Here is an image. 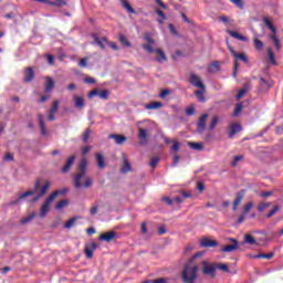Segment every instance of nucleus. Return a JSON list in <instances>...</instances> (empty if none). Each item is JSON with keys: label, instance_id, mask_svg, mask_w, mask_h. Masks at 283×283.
<instances>
[{"label": "nucleus", "instance_id": "45", "mask_svg": "<svg viewBox=\"0 0 283 283\" xmlns=\"http://www.w3.org/2000/svg\"><path fill=\"white\" fill-rule=\"evenodd\" d=\"M244 242L245 244H255V239L251 234H245Z\"/></svg>", "mask_w": 283, "mask_h": 283}, {"label": "nucleus", "instance_id": "27", "mask_svg": "<svg viewBox=\"0 0 283 283\" xmlns=\"http://www.w3.org/2000/svg\"><path fill=\"white\" fill-rule=\"evenodd\" d=\"M209 74H216V72H220V63L213 62L208 66Z\"/></svg>", "mask_w": 283, "mask_h": 283}, {"label": "nucleus", "instance_id": "26", "mask_svg": "<svg viewBox=\"0 0 283 283\" xmlns=\"http://www.w3.org/2000/svg\"><path fill=\"white\" fill-rule=\"evenodd\" d=\"M188 147H190V149H193L195 151H202L205 149V145L202 143L189 142Z\"/></svg>", "mask_w": 283, "mask_h": 283}, {"label": "nucleus", "instance_id": "23", "mask_svg": "<svg viewBox=\"0 0 283 283\" xmlns=\"http://www.w3.org/2000/svg\"><path fill=\"white\" fill-rule=\"evenodd\" d=\"M201 247H205V248H210V247H218V242L216 240H211V239H202L201 240Z\"/></svg>", "mask_w": 283, "mask_h": 283}, {"label": "nucleus", "instance_id": "38", "mask_svg": "<svg viewBox=\"0 0 283 283\" xmlns=\"http://www.w3.org/2000/svg\"><path fill=\"white\" fill-rule=\"evenodd\" d=\"M156 14H158V17L160 18L158 20V23L160 24L165 23V20L167 19V15H165V12H163V10L160 9H156Z\"/></svg>", "mask_w": 283, "mask_h": 283}, {"label": "nucleus", "instance_id": "62", "mask_svg": "<svg viewBox=\"0 0 283 283\" xmlns=\"http://www.w3.org/2000/svg\"><path fill=\"white\" fill-rule=\"evenodd\" d=\"M216 268L220 269L221 271L229 272V265L227 264H218Z\"/></svg>", "mask_w": 283, "mask_h": 283}, {"label": "nucleus", "instance_id": "11", "mask_svg": "<svg viewBox=\"0 0 283 283\" xmlns=\"http://www.w3.org/2000/svg\"><path fill=\"white\" fill-rule=\"evenodd\" d=\"M137 125H138L139 138L142 140H147V133L149 132V129L142 128L140 125H151V122H149V120L138 122Z\"/></svg>", "mask_w": 283, "mask_h": 283}, {"label": "nucleus", "instance_id": "48", "mask_svg": "<svg viewBox=\"0 0 283 283\" xmlns=\"http://www.w3.org/2000/svg\"><path fill=\"white\" fill-rule=\"evenodd\" d=\"M171 93H172V91L169 90V88L163 90V91L160 92V94H159V97H160V98H167V96H169V94H171Z\"/></svg>", "mask_w": 283, "mask_h": 283}, {"label": "nucleus", "instance_id": "52", "mask_svg": "<svg viewBox=\"0 0 283 283\" xmlns=\"http://www.w3.org/2000/svg\"><path fill=\"white\" fill-rule=\"evenodd\" d=\"M52 114H56V112H59V101H55L51 107V109L49 111Z\"/></svg>", "mask_w": 283, "mask_h": 283}, {"label": "nucleus", "instance_id": "49", "mask_svg": "<svg viewBox=\"0 0 283 283\" xmlns=\"http://www.w3.org/2000/svg\"><path fill=\"white\" fill-rule=\"evenodd\" d=\"M158 163H160V158L154 157V158L150 160V167H151L153 169H156V167H158Z\"/></svg>", "mask_w": 283, "mask_h": 283}, {"label": "nucleus", "instance_id": "58", "mask_svg": "<svg viewBox=\"0 0 283 283\" xmlns=\"http://www.w3.org/2000/svg\"><path fill=\"white\" fill-rule=\"evenodd\" d=\"M247 95V88H242L241 91H239V93L237 94V101H240V98H242L243 96Z\"/></svg>", "mask_w": 283, "mask_h": 283}, {"label": "nucleus", "instance_id": "51", "mask_svg": "<svg viewBox=\"0 0 283 283\" xmlns=\"http://www.w3.org/2000/svg\"><path fill=\"white\" fill-rule=\"evenodd\" d=\"M254 207V203L252 201L248 202L245 206H244V214L249 213V211H251V209H253Z\"/></svg>", "mask_w": 283, "mask_h": 283}, {"label": "nucleus", "instance_id": "12", "mask_svg": "<svg viewBox=\"0 0 283 283\" xmlns=\"http://www.w3.org/2000/svg\"><path fill=\"white\" fill-rule=\"evenodd\" d=\"M51 185L52 184L50 181H46V184L41 188V191L38 193L36 197L32 199L31 202H38L41 198H43V196L48 193V189H50Z\"/></svg>", "mask_w": 283, "mask_h": 283}, {"label": "nucleus", "instance_id": "7", "mask_svg": "<svg viewBox=\"0 0 283 283\" xmlns=\"http://www.w3.org/2000/svg\"><path fill=\"white\" fill-rule=\"evenodd\" d=\"M189 83L192 85V87L205 90V82H202V77H200L198 74L191 73L189 76Z\"/></svg>", "mask_w": 283, "mask_h": 283}, {"label": "nucleus", "instance_id": "40", "mask_svg": "<svg viewBox=\"0 0 283 283\" xmlns=\"http://www.w3.org/2000/svg\"><path fill=\"white\" fill-rule=\"evenodd\" d=\"M143 48L149 54H154V52H156V50L154 49V43H145V44H143Z\"/></svg>", "mask_w": 283, "mask_h": 283}, {"label": "nucleus", "instance_id": "29", "mask_svg": "<svg viewBox=\"0 0 283 283\" xmlns=\"http://www.w3.org/2000/svg\"><path fill=\"white\" fill-rule=\"evenodd\" d=\"M163 107V102H151L150 104H146V109H160Z\"/></svg>", "mask_w": 283, "mask_h": 283}, {"label": "nucleus", "instance_id": "1", "mask_svg": "<svg viewBox=\"0 0 283 283\" xmlns=\"http://www.w3.org/2000/svg\"><path fill=\"white\" fill-rule=\"evenodd\" d=\"M64 193H67V188H64L62 190H55L53 193H51L40 208L39 218H45V216H48V213L50 212V207H52V202H54V200H56L59 196H64Z\"/></svg>", "mask_w": 283, "mask_h": 283}, {"label": "nucleus", "instance_id": "5", "mask_svg": "<svg viewBox=\"0 0 283 283\" xmlns=\"http://www.w3.org/2000/svg\"><path fill=\"white\" fill-rule=\"evenodd\" d=\"M229 50L232 54V56H234V71L232 73V75L234 77L238 76V69L240 67V63L238 61H243V63H249V59L247 57V55L244 53H235V50H233V48L229 46Z\"/></svg>", "mask_w": 283, "mask_h": 283}, {"label": "nucleus", "instance_id": "22", "mask_svg": "<svg viewBox=\"0 0 283 283\" xmlns=\"http://www.w3.org/2000/svg\"><path fill=\"white\" fill-rule=\"evenodd\" d=\"M205 92H207L206 87H203V90L199 88L198 91H195V95L197 96L199 103H205V101H207L205 97Z\"/></svg>", "mask_w": 283, "mask_h": 283}, {"label": "nucleus", "instance_id": "9", "mask_svg": "<svg viewBox=\"0 0 283 283\" xmlns=\"http://www.w3.org/2000/svg\"><path fill=\"white\" fill-rule=\"evenodd\" d=\"M203 264V275H210L211 277H216V266L213 264H209L207 261L202 262Z\"/></svg>", "mask_w": 283, "mask_h": 283}, {"label": "nucleus", "instance_id": "42", "mask_svg": "<svg viewBox=\"0 0 283 283\" xmlns=\"http://www.w3.org/2000/svg\"><path fill=\"white\" fill-rule=\"evenodd\" d=\"M119 42L124 48H132V43L127 41V38L123 34L119 35Z\"/></svg>", "mask_w": 283, "mask_h": 283}, {"label": "nucleus", "instance_id": "33", "mask_svg": "<svg viewBox=\"0 0 283 283\" xmlns=\"http://www.w3.org/2000/svg\"><path fill=\"white\" fill-rule=\"evenodd\" d=\"M122 1V6L123 8H125V10H127L130 14H136V10H134V8H132V4H129V2L127 0H120Z\"/></svg>", "mask_w": 283, "mask_h": 283}, {"label": "nucleus", "instance_id": "25", "mask_svg": "<svg viewBox=\"0 0 283 283\" xmlns=\"http://www.w3.org/2000/svg\"><path fill=\"white\" fill-rule=\"evenodd\" d=\"M227 33L232 36L233 39H237L238 41H249L247 36L241 35L240 33L231 30H227Z\"/></svg>", "mask_w": 283, "mask_h": 283}, {"label": "nucleus", "instance_id": "55", "mask_svg": "<svg viewBox=\"0 0 283 283\" xmlns=\"http://www.w3.org/2000/svg\"><path fill=\"white\" fill-rule=\"evenodd\" d=\"M216 125H218V116H214L212 122L210 123V130L213 132V129H216Z\"/></svg>", "mask_w": 283, "mask_h": 283}, {"label": "nucleus", "instance_id": "35", "mask_svg": "<svg viewBox=\"0 0 283 283\" xmlns=\"http://www.w3.org/2000/svg\"><path fill=\"white\" fill-rule=\"evenodd\" d=\"M273 252H270V253H268V254H264V253H260V254H254V255H252V258L254 259V260H258V259H265V260H271V258H273Z\"/></svg>", "mask_w": 283, "mask_h": 283}, {"label": "nucleus", "instance_id": "46", "mask_svg": "<svg viewBox=\"0 0 283 283\" xmlns=\"http://www.w3.org/2000/svg\"><path fill=\"white\" fill-rule=\"evenodd\" d=\"M66 1L65 0H56V1H50L49 0V6H56V7H61V6H65Z\"/></svg>", "mask_w": 283, "mask_h": 283}, {"label": "nucleus", "instance_id": "17", "mask_svg": "<svg viewBox=\"0 0 283 283\" xmlns=\"http://www.w3.org/2000/svg\"><path fill=\"white\" fill-rule=\"evenodd\" d=\"M95 158H96V164L98 169H105V167H107V164L105 163V157L103 156V154L101 153L95 154Z\"/></svg>", "mask_w": 283, "mask_h": 283}, {"label": "nucleus", "instance_id": "28", "mask_svg": "<svg viewBox=\"0 0 283 283\" xmlns=\"http://www.w3.org/2000/svg\"><path fill=\"white\" fill-rule=\"evenodd\" d=\"M109 138H113L116 145H123L127 140V137L123 135H111Z\"/></svg>", "mask_w": 283, "mask_h": 283}, {"label": "nucleus", "instance_id": "44", "mask_svg": "<svg viewBox=\"0 0 283 283\" xmlns=\"http://www.w3.org/2000/svg\"><path fill=\"white\" fill-rule=\"evenodd\" d=\"M254 48L255 50H264V43L260 39H254Z\"/></svg>", "mask_w": 283, "mask_h": 283}, {"label": "nucleus", "instance_id": "43", "mask_svg": "<svg viewBox=\"0 0 283 283\" xmlns=\"http://www.w3.org/2000/svg\"><path fill=\"white\" fill-rule=\"evenodd\" d=\"M244 160V156L242 155H238L233 158L232 163H231V166L232 167H238V163Z\"/></svg>", "mask_w": 283, "mask_h": 283}, {"label": "nucleus", "instance_id": "39", "mask_svg": "<svg viewBox=\"0 0 283 283\" xmlns=\"http://www.w3.org/2000/svg\"><path fill=\"white\" fill-rule=\"evenodd\" d=\"M269 207H271V202H261L258 206V211H260V213H263V211H266V209H269Z\"/></svg>", "mask_w": 283, "mask_h": 283}, {"label": "nucleus", "instance_id": "47", "mask_svg": "<svg viewBox=\"0 0 283 283\" xmlns=\"http://www.w3.org/2000/svg\"><path fill=\"white\" fill-rule=\"evenodd\" d=\"M277 211H280V207L277 206L273 207V209L266 214L268 220L273 218V216L276 214Z\"/></svg>", "mask_w": 283, "mask_h": 283}, {"label": "nucleus", "instance_id": "16", "mask_svg": "<svg viewBox=\"0 0 283 283\" xmlns=\"http://www.w3.org/2000/svg\"><path fill=\"white\" fill-rule=\"evenodd\" d=\"M114 238H116V232H114V231H108V232H105L102 235H99V240L102 242H112V240H114Z\"/></svg>", "mask_w": 283, "mask_h": 283}, {"label": "nucleus", "instance_id": "50", "mask_svg": "<svg viewBox=\"0 0 283 283\" xmlns=\"http://www.w3.org/2000/svg\"><path fill=\"white\" fill-rule=\"evenodd\" d=\"M92 134V129L87 128L83 135V142L87 143L90 140V136Z\"/></svg>", "mask_w": 283, "mask_h": 283}, {"label": "nucleus", "instance_id": "24", "mask_svg": "<svg viewBox=\"0 0 283 283\" xmlns=\"http://www.w3.org/2000/svg\"><path fill=\"white\" fill-rule=\"evenodd\" d=\"M239 132H242V126H240V124H232L230 126V138H233V136H235V134H239Z\"/></svg>", "mask_w": 283, "mask_h": 283}, {"label": "nucleus", "instance_id": "19", "mask_svg": "<svg viewBox=\"0 0 283 283\" xmlns=\"http://www.w3.org/2000/svg\"><path fill=\"white\" fill-rule=\"evenodd\" d=\"M231 242H233V244H229V245H226L224 248H222V252L223 253H231L233 251H235V249H238V240L235 239H230Z\"/></svg>", "mask_w": 283, "mask_h": 283}, {"label": "nucleus", "instance_id": "3", "mask_svg": "<svg viewBox=\"0 0 283 283\" xmlns=\"http://www.w3.org/2000/svg\"><path fill=\"white\" fill-rule=\"evenodd\" d=\"M40 187L41 181H36L34 189L20 193L19 196L15 197L13 201H11V205H22L23 200L30 198V196H34L39 191Z\"/></svg>", "mask_w": 283, "mask_h": 283}, {"label": "nucleus", "instance_id": "37", "mask_svg": "<svg viewBox=\"0 0 283 283\" xmlns=\"http://www.w3.org/2000/svg\"><path fill=\"white\" fill-rule=\"evenodd\" d=\"M39 123H40V129L41 133L46 136L48 135V130H45V124L43 123V115H39Z\"/></svg>", "mask_w": 283, "mask_h": 283}, {"label": "nucleus", "instance_id": "21", "mask_svg": "<svg viewBox=\"0 0 283 283\" xmlns=\"http://www.w3.org/2000/svg\"><path fill=\"white\" fill-rule=\"evenodd\" d=\"M34 78V70L32 67H28L24 72V81L25 83H30Z\"/></svg>", "mask_w": 283, "mask_h": 283}, {"label": "nucleus", "instance_id": "54", "mask_svg": "<svg viewBox=\"0 0 283 283\" xmlns=\"http://www.w3.org/2000/svg\"><path fill=\"white\" fill-rule=\"evenodd\" d=\"M169 279L167 277H159L157 280H150V283H168Z\"/></svg>", "mask_w": 283, "mask_h": 283}, {"label": "nucleus", "instance_id": "60", "mask_svg": "<svg viewBox=\"0 0 283 283\" xmlns=\"http://www.w3.org/2000/svg\"><path fill=\"white\" fill-rule=\"evenodd\" d=\"M99 98H103V99H107L108 96H109V92L107 91H102L99 94H98Z\"/></svg>", "mask_w": 283, "mask_h": 283}, {"label": "nucleus", "instance_id": "31", "mask_svg": "<svg viewBox=\"0 0 283 283\" xmlns=\"http://www.w3.org/2000/svg\"><path fill=\"white\" fill-rule=\"evenodd\" d=\"M36 218V212H32L29 216L24 217L23 219L20 220L21 224H28L29 222H32Z\"/></svg>", "mask_w": 283, "mask_h": 283}, {"label": "nucleus", "instance_id": "20", "mask_svg": "<svg viewBox=\"0 0 283 283\" xmlns=\"http://www.w3.org/2000/svg\"><path fill=\"white\" fill-rule=\"evenodd\" d=\"M74 105L77 109H83L85 107V99L78 95L73 96Z\"/></svg>", "mask_w": 283, "mask_h": 283}, {"label": "nucleus", "instance_id": "59", "mask_svg": "<svg viewBox=\"0 0 283 283\" xmlns=\"http://www.w3.org/2000/svg\"><path fill=\"white\" fill-rule=\"evenodd\" d=\"M261 198H271L273 196V191H263L260 193Z\"/></svg>", "mask_w": 283, "mask_h": 283}, {"label": "nucleus", "instance_id": "32", "mask_svg": "<svg viewBox=\"0 0 283 283\" xmlns=\"http://www.w3.org/2000/svg\"><path fill=\"white\" fill-rule=\"evenodd\" d=\"M218 20L224 23L226 28H231V23H233V20L227 15H221Z\"/></svg>", "mask_w": 283, "mask_h": 283}, {"label": "nucleus", "instance_id": "6", "mask_svg": "<svg viewBox=\"0 0 283 283\" xmlns=\"http://www.w3.org/2000/svg\"><path fill=\"white\" fill-rule=\"evenodd\" d=\"M263 21H264L266 28H269V30H271L273 32V34L270 35V39L273 41L276 50H281L280 39H277V35H275V33L277 32V29H275V27H273V23L271 22V20L269 18H264Z\"/></svg>", "mask_w": 283, "mask_h": 283}, {"label": "nucleus", "instance_id": "13", "mask_svg": "<svg viewBox=\"0 0 283 283\" xmlns=\"http://www.w3.org/2000/svg\"><path fill=\"white\" fill-rule=\"evenodd\" d=\"M245 193L247 192L244 190H241L237 193V197L233 202V211H237L238 207H240V203L242 202V200H244Z\"/></svg>", "mask_w": 283, "mask_h": 283}, {"label": "nucleus", "instance_id": "36", "mask_svg": "<svg viewBox=\"0 0 283 283\" xmlns=\"http://www.w3.org/2000/svg\"><path fill=\"white\" fill-rule=\"evenodd\" d=\"M67 205H70V201L66 199H63L61 201H59L55 206V209H57L59 211H61V209H65V207H67Z\"/></svg>", "mask_w": 283, "mask_h": 283}, {"label": "nucleus", "instance_id": "64", "mask_svg": "<svg viewBox=\"0 0 283 283\" xmlns=\"http://www.w3.org/2000/svg\"><path fill=\"white\" fill-rule=\"evenodd\" d=\"M180 149V143L175 142L171 147V151H178Z\"/></svg>", "mask_w": 283, "mask_h": 283}, {"label": "nucleus", "instance_id": "53", "mask_svg": "<svg viewBox=\"0 0 283 283\" xmlns=\"http://www.w3.org/2000/svg\"><path fill=\"white\" fill-rule=\"evenodd\" d=\"M3 159L6 163H12V160H14V155H12V153H7Z\"/></svg>", "mask_w": 283, "mask_h": 283}, {"label": "nucleus", "instance_id": "8", "mask_svg": "<svg viewBox=\"0 0 283 283\" xmlns=\"http://www.w3.org/2000/svg\"><path fill=\"white\" fill-rule=\"evenodd\" d=\"M93 39H94L95 43H96L97 45H99V48H102V50H105V46H106V45H109V48H112V50H115V51L118 50V45H116V43H109V42H107V39H106V38H104L103 40H101L98 36L93 35Z\"/></svg>", "mask_w": 283, "mask_h": 283}, {"label": "nucleus", "instance_id": "63", "mask_svg": "<svg viewBox=\"0 0 283 283\" xmlns=\"http://www.w3.org/2000/svg\"><path fill=\"white\" fill-rule=\"evenodd\" d=\"M92 151V146H85L82 148V154L85 156Z\"/></svg>", "mask_w": 283, "mask_h": 283}, {"label": "nucleus", "instance_id": "56", "mask_svg": "<svg viewBox=\"0 0 283 283\" xmlns=\"http://www.w3.org/2000/svg\"><path fill=\"white\" fill-rule=\"evenodd\" d=\"M241 112H242V103L237 104L234 108V116H239Z\"/></svg>", "mask_w": 283, "mask_h": 283}, {"label": "nucleus", "instance_id": "18", "mask_svg": "<svg viewBox=\"0 0 283 283\" xmlns=\"http://www.w3.org/2000/svg\"><path fill=\"white\" fill-rule=\"evenodd\" d=\"M98 245L96 243H92L91 245H87L85 248V254H86V258H88V260H92L94 258V251H96V248Z\"/></svg>", "mask_w": 283, "mask_h": 283}, {"label": "nucleus", "instance_id": "30", "mask_svg": "<svg viewBox=\"0 0 283 283\" xmlns=\"http://www.w3.org/2000/svg\"><path fill=\"white\" fill-rule=\"evenodd\" d=\"M156 53L158 54V57H157L158 63H165V61H167V55L165 54L163 49H157Z\"/></svg>", "mask_w": 283, "mask_h": 283}, {"label": "nucleus", "instance_id": "15", "mask_svg": "<svg viewBox=\"0 0 283 283\" xmlns=\"http://www.w3.org/2000/svg\"><path fill=\"white\" fill-rule=\"evenodd\" d=\"M129 171H132V164H129V159H127V155H123L122 174H129Z\"/></svg>", "mask_w": 283, "mask_h": 283}, {"label": "nucleus", "instance_id": "41", "mask_svg": "<svg viewBox=\"0 0 283 283\" xmlns=\"http://www.w3.org/2000/svg\"><path fill=\"white\" fill-rule=\"evenodd\" d=\"M268 57L272 65H277V62H275V55L273 54V49H268Z\"/></svg>", "mask_w": 283, "mask_h": 283}, {"label": "nucleus", "instance_id": "4", "mask_svg": "<svg viewBox=\"0 0 283 283\" xmlns=\"http://www.w3.org/2000/svg\"><path fill=\"white\" fill-rule=\"evenodd\" d=\"M184 282L193 283L196 277H198V265L189 266L186 265L184 269Z\"/></svg>", "mask_w": 283, "mask_h": 283}, {"label": "nucleus", "instance_id": "61", "mask_svg": "<svg viewBox=\"0 0 283 283\" xmlns=\"http://www.w3.org/2000/svg\"><path fill=\"white\" fill-rule=\"evenodd\" d=\"M144 39L146 43H155L154 39L151 38V35H149V33H146Z\"/></svg>", "mask_w": 283, "mask_h": 283}, {"label": "nucleus", "instance_id": "14", "mask_svg": "<svg viewBox=\"0 0 283 283\" xmlns=\"http://www.w3.org/2000/svg\"><path fill=\"white\" fill-rule=\"evenodd\" d=\"M75 160H76V155H72L71 157H69V159L66 160L65 165L62 168V174H67V171L72 169V165H74Z\"/></svg>", "mask_w": 283, "mask_h": 283}, {"label": "nucleus", "instance_id": "34", "mask_svg": "<svg viewBox=\"0 0 283 283\" xmlns=\"http://www.w3.org/2000/svg\"><path fill=\"white\" fill-rule=\"evenodd\" d=\"M52 90H54V80H52V77H46L45 92H52Z\"/></svg>", "mask_w": 283, "mask_h": 283}, {"label": "nucleus", "instance_id": "10", "mask_svg": "<svg viewBox=\"0 0 283 283\" xmlns=\"http://www.w3.org/2000/svg\"><path fill=\"white\" fill-rule=\"evenodd\" d=\"M209 118V114H203L197 124V132H199V134H202V132H205L207 129V119Z\"/></svg>", "mask_w": 283, "mask_h": 283}, {"label": "nucleus", "instance_id": "57", "mask_svg": "<svg viewBox=\"0 0 283 283\" xmlns=\"http://www.w3.org/2000/svg\"><path fill=\"white\" fill-rule=\"evenodd\" d=\"M186 114H187V116H193V114H196V108H193V106H189L186 109Z\"/></svg>", "mask_w": 283, "mask_h": 283}, {"label": "nucleus", "instance_id": "2", "mask_svg": "<svg viewBox=\"0 0 283 283\" xmlns=\"http://www.w3.org/2000/svg\"><path fill=\"white\" fill-rule=\"evenodd\" d=\"M87 174V158L83 157L78 165V174L74 177V187L75 189H83V178Z\"/></svg>", "mask_w": 283, "mask_h": 283}]
</instances>
